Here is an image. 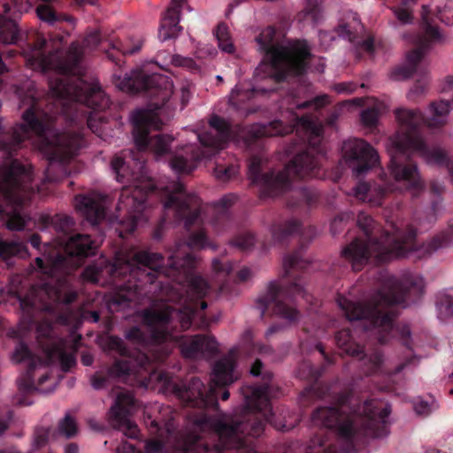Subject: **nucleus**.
<instances>
[{
  "mask_svg": "<svg viewBox=\"0 0 453 453\" xmlns=\"http://www.w3.org/2000/svg\"><path fill=\"white\" fill-rule=\"evenodd\" d=\"M453 106L451 100H436L429 104L423 114V123L429 128H440L448 123L449 112Z\"/></svg>",
  "mask_w": 453,
  "mask_h": 453,
  "instance_id": "obj_31",
  "label": "nucleus"
},
{
  "mask_svg": "<svg viewBox=\"0 0 453 453\" xmlns=\"http://www.w3.org/2000/svg\"><path fill=\"white\" fill-rule=\"evenodd\" d=\"M157 189L164 199V208L173 209L176 218L184 221L185 227L199 226L203 222L200 199L187 194L180 182L166 180L161 182Z\"/></svg>",
  "mask_w": 453,
  "mask_h": 453,
  "instance_id": "obj_20",
  "label": "nucleus"
},
{
  "mask_svg": "<svg viewBox=\"0 0 453 453\" xmlns=\"http://www.w3.org/2000/svg\"><path fill=\"white\" fill-rule=\"evenodd\" d=\"M234 357L229 355L219 360L212 370L211 384L208 390L198 378H193L188 387L179 392V396L187 403L200 408H207L217 404L216 389L233 383L238 379L234 370Z\"/></svg>",
  "mask_w": 453,
  "mask_h": 453,
  "instance_id": "obj_16",
  "label": "nucleus"
},
{
  "mask_svg": "<svg viewBox=\"0 0 453 453\" xmlns=\"http://www.w3.org/2000/svg\"><path fill=\"white\" fill-rule=\"evenodd\" d=\"M426 89H427V82L426 81L418 82L411 89V91L409 93V96L411 97V96H421L426 93Z\"/></svg>",
  "mask_w": 453,
  "mask_h": 453,
  "instance_id": "obj_56",
  "label": "nucleus"
},
{
  "mask_svg": "<svg viewBox=\"0 0 453 453\" xmlns=\"http://www.w3.org/2000/svg\"><path fill=\"white\" fill-rule=\"evenodd\" d=\"M453 89V75L445 77L441 81V90L442 92H448Z\"/></svg>",
  "mask_w": 453,
  "mask_h": 453,
  "instance_id": "obj_59",
  "label": "nucleus"
},
{
  "mask_svg": "<svg viewBox=\"0 0 453 453\" xmlns=\"http://www.w3.org/2000/svg\"><path fill=\"white\" fill-rule=\"evenodd\" d=\"M256 92L255 89L247 90L239 88L236 86L234 89H232L229 96V103L235 108H240L242 104L246 100L251 98V96Z\"/></svg>",
  "mask_w": 453,
  "mask_h": 453,
  "instance_id": "obj_41",
  "label": "nucleus"
},
{
  "mask_svg": "<svg viewBox=\"0 0 453 453\" xmlns=\"http://www.w3.org/2000/svg\"><path fill=\"white\" fill-rule=\"evenodd\" d=\"M386 110L384 103L372 99L368 107L360 114L362 124L366 127H373L377 125L379 117Z\"/></svg>",
  "mask_w": 453,
  "mask_h": 453,
  "instance_id": "obj_32",
  "label": "nucleus"
},
{
  "mask_svg": "<svg viewBox=\"0 0 453 453\" xmlns=\"http://www.w3.org/2000/svg\"><path fill=\"white\" fill-rule=\"evenodd\" d=\"M336 343L346 354L361 359L362 370L366 375L399 373L411 363V360H408L398 365L394 371L388 370L380 353L375 352L371 356H363L362 347L356 342L349 330L340 331L336 334Z\"/></svg>",
  "mask_w": 453,
  "mask_h": 453,
  "instance_id": "obj_23",
  "label": "nucleus"
},
{
  "mask_svg": "<svg viewBox=\"0 0 453 453\" xmlns=\"http://www.w3.org/2000/svg\"><path fill=\"white\" fill-rule=\"evenodd\" d=\"M114 82L123 91H147L153 100L148 107L137 109L130 116L136 148L140 151H150L157 160L168 154L173 138L168 134H151V132L164 125L159 111L172 96V81L162 74L149 75L142 70H134L130 74L115 78Z\"/></svg>",
  "mask_w": 453,
  "mask_h": 453,
  "instance_id": "obj_4",
  "label": "nucleus"
},
{
  "mask_svg": "<svg viewBox=\"0 0 453 453\" xmlns=\"http://www.w3.org/2000/svg\"><path fill=\"white\" fill-rule=\"evenodd\" d=\"M430 13V5H422L421 19L425 34L423 36H418L414 39L413 42L416 43L418 47L407 54L405 63L403 65L392 71L391 77L393 79L401 80L411 76L416 72L418 64L423 58L426 50L434 44L447 42V35H444L438 27H434L431 24Z\"/></svg>",
  "mask_w": 453,
  "mask_h": 453,
  "instance_id": "obj_21",
  "label": "nucleus"
},
{
  "mask_svg": "<svg viewBox=\"0 0 453 453\" xmlns=\"http://www.w3.org/2000/svg\"><path fill=\"white\" fill-rule=\"evenodd\" d=\"M36 333L39 344L51 363H59L63 371L74 365V353L79 348L81 334L73 332L68 339L58 337L57 327L48 321L40 323Z\"/></svg>",
  "mask_w": 453,
  "mask_h": 453,
  "instance_id": "obj_19",
  "label": "nucleus"
},
{
  "mask_svg": "<svg viewBox=\"0 0 453 453\" xmlns=\"http://www.w3.org/2000/svg\"><path fill=\"white\" fill-rule=\"evenodd\" d=\"M36 12L41 20L52 24L57 20L56 15L48 5L42 4L36 8Z\"/></svg>",
  "mask_w": 453,
  "mask_h": 453,
  "instance_id": "obj_48",
  "label": "nucleus"
},
{
  "mask_svg": "<svg viewBox=\"0 0 453 453\" xmlns=\"http://www.w3.org/2000/svg\"><path fill=\"white\" fill-rule=\"evenodd\" d=\"M49 432L45 429H40L35 432L34 442V447L39 449L44 446L48 441Z\"/></svg>",
  "mask_w": 453,
  "mask_h": 453,
  "instance_id": "obj_52",
  "label": "nucleus"
},
{
  "mask_svg": "<svg viewBox=\"0 0 453 453\" xmlns=\"http://www.w3.org/2000/svg\"><path fill=\"white\" fill-rule=\"evenodd\" d=\"M357 225L365 232L367 241L357 239L342 251V255L352 264L354 270H360L370 257H374L377 262H387L406 256L415 247L416 231L403 222L398 225L388 222L380 242L375 237L369 236L373 229V220L368 214L360 212L357 216Z\"/></svg>",
  "mask_w": 453,
  "mask_h": 453,
  "instance_id": "obj_9",
  "label": "nucleus"
},
{
  "mask_svg": "<svg viewBox=\"0 0 453 453\" xmlns=\"http://www.w3.org/2000/svg\"><path fill=\"white\" fill-rule=\"evenodd\" d=\"M185 1L172 0V4L162 18L159 27L158 36L161 41L173 38L180 33L181 27L179 26L180 12Z\"/></svg>",
  "mask_w": 453,
  "mask_h": 453,
  "instance_id": "obj_30",
  "label": "nucleus"
},
{
  "mask_svg": "<svg viewBox=\"0 0 453 453\" xmlns=\"http://www.w3.org/2000/svg\"><path fill=\"white\" fill-rule=\"evenodd\" d=\"M259 49L265 51L262 63L256 69L261 78L283 80L288 74H300L306 67L310 50L306 42H296L284 45L276 38L273 27L264 29L257 38Z\"/></svg>",
  "mask_w": 453,
  "mask_h": 453,
  "instance_id": "obj_13",
  "label": "nucleus"
},
{
  "mask_svg": "<svg viewBox=\"0 0 453 453\" xmlns=\"http://www.w3.org/2000/svg\"><path fill=\"white\" fill-rule=\"evenodd\" d=\"M59 245L63 246L66 257L60 254L47 257V266L41 257H36L35 262L38 268L50 277V281L42 285L41 291L53 301L69 303L75 299L76 293L71 288L66 276L81 265V257L94 253L98 243L89 235L76 234L61 241Z\"/></svg>",
  "mask_w": 453,
  "mask_h": 453,
  "instance_id": "obj_11",
  "label": "nucleus"
},
{
  "mask_svg": "<svg viewBox=\"0 0 453 453\" xmlns=\"http://www.w3.org/2000/svg\"><path fill=\"white\" fill-rule=\"evenodd\" d=\"M306 260L303 257L301 252L286 256L283 258V268L286 274H290L292 271L302 270L306 266Z\"/></svg>",
  "mask_w": 453,
  "mask_h": 453,
  "instance_id": "obj_37",
  "label": "nucleus"
},
{
  "mask_svg": "<svg viewBox=\"0 0 453 453\" xmlns=\"http://www.w3.org/2000/svg\"><path fill=\"white\" fill-rule=\"evenodd\" d=\"M105 205V197L96 192L75 198L76 209L93 225L104 218Z\"/></svg>",
  "mask_w": 453,
  "mask_h": 453,
  "instance_id": "obj_28",
  "label": "nucleus"
},
{
  "mask_svg": "<svg viewBox=\"0 0 453 453\" xmlns=\"http://www.w3.org/2000/svg\"><path fill=\"white\" fill-rule=\"evenodd\" d=\"M424 288V279L420 274L405 272L398 278H390L385 288L369 303L356 302L345 296H339L337 303L349 320H365L368 323L365 326V333L385 343L393 330L395 314L391 305L403 303L407 299L413 301L422 295Z\"/></svg>",
  "mask_w": 453,
  "mask_h": 453,
  "instance_id": "obj_5",
  "label": "nucleus"
},
{
  "mask_svg": "<svg viewBox=\"0 0 453 453\" xmlns=\"http://www.w3.org/2000/svg\"><path fill=\"white\" fill-rule=\"evenodd\" d=\"M32 180L30 167L16 160L5 165L0 172V216L9 213L5 211L4 203L12 205V211L7 221V227L11 230H21L26 225V217L17 207L24 204L34 192L31 186ZM26 255V246L22 242H0V257L4 259L12 256L23 257Z\"/></svg>",
  "mask_w": 453,
  "mask_h": 453,
  "instance_id": "obj_12",
  "label": "nucleus"
},
{
  "mask_svg": "<svg viewBox=\"0 0 453 453\" xmlns=\"http://www.w3.org/2000/svg\"><path fill=\"white\" fill-rule=\"evenodd\" d=\"M252 275V272L250 268L244 267L241 269L238 273V277L241 280L245 281L248 280Z\"/></svg>",
  "mask_w": 453,
  "mask_h": 453,
  "instance_id": "obj_63",
  "label": "nucleus"
},
{
  "mask_svg": "<svg viewBox=\"0 0 453 453\" xmlns=\"http://www.w3.org/2000/svg\"><path fill=\"white\" fill-rule=\"evenodd\" d=\"M238 173V166L234 163H223L218 158L213 169L214 177L219 181H227Z\"/></svg>",
  "mask_w": 453,
  "mask_h": 453,
  "instance_id": "obj_35",
  "label": "nucleus"
},
{
  "mask_svg": "<svg viewBox=\"0 0 453 453\" xmlns=\"http://www.w3.org/2000/svg\"><path fill=\"white\" fill-rule=\"evenodd\" d=\"M292 126H286L280 120L271 122L268 126L263 127L259 134L266 136L283 135L292 131Z\"/></svg>",
  "mask_w": 453,
  "mask_h": 453,
  "instance_id": "obj_40",
  "label": "nucleus"
},
{
  "mask_svg": "<svg viewBox=\"0 0 453 453\" xmlns=\"http://www.w3.org/2000/svg\"><path fill=\"white\" fill-rule=\"evenodd\" d=\"M173 418L170 406L155 403L145 408L144 422L154 438L146 443L143 453H209V444L203 442L197 434L174 432ZM117 453L142 452L137 451L132 444L124 442L117 448Z\"/></svg>",
  "mask_w": 453,
  "mask_h": 453,
  "instance_id": "obj_10",
  "label": "nucleus"
},
{
  "mask_svg": "<svg viewBox=\"0 0 453 453\" xmlns=\"http://www.w3.org/2000/svg\"><path fill=\"white\" fill-rule=\"evenodd\" d=\"M127 156H116L111 161L117 180L121 182L127 179L130 181L122 188L117 205L118 214L114 219L122 227L119 230L120 237H124L125 233L134 232L137 226L147 219L145 199L149 191L154 188V183L144 172L143 161L135 157L134 152H128Z\"/></svg>",
  "mask_w": 453,
  "mask_h": 453,
  "instance_id": "obj_8",
  "label": "nucleus"
},
{
  "mask_svg": "<svg viewBox=\"0 0 453 453\" xmlns=\"http://www.w3.org/2000/svg\"><path fill=\"white\" fill-rule=\"evenodd\" d=\"M334 88L337 93L349 94L355 90V85L353 83L342 82L336 84Z\"/></svg>",
  "mask_w": 453,
  "mask_h": 453,
  "instance_id": "obj_57",
  "label": "nucleus"
},
{
  "mask_svg": "<svg viewBox=\"0 0 453 453\" xmlns=\"http://www.w3.org/2000/svg\"><path fill=\"white\" fill-rule=\"evenodd\" d=\"M110 349L118 351L122 358L116 361L109 370V375L111 377H121L135 370L136 366L143 367L150 362L148 354L139 350L135 354H131L123 341L118 337L111 336L108 338Z\"/></svg>",
  "mask_w": 453,
  "mask_h": 453,
  "instance_id": "obj_26",
  "label": "nucleus"
},
{
  "mask_svg": "<svg viewBox=\"0 0 453 453\" xmlns=\"http://www.w3.org/2000/svg\"><path fill=\"white\" fill-rule=\"evenodd\" d=\"M134 406V398L132 393L126 389H120L109 411L111 425L129 438H136L139 434L137 425L129 418Z\"/></svg>",
  "mask_w": 453,
  "mask_h": 453,
  "instance_id": "obj_24",
  "label": "nucleus"
},
{
  "mask_svg": "<svg viewBox=\"0 0 453 453\" xmlns=\"http://www.w3.org/2000/svg\"><path fill=\"white\" fill-rule=\"evenodd\" d=\"M12 359L17 362H27V370L18 380L19 391L22 394H30L34 391L47 394L54 391L58 380L52 375L49 365L42 362L39 357L32 356L27 347L19 343L12 354Z\"/></svg>",
  "mask_w": 453,
  "mask_h": 453,
  "instance_id": "obj_18",
  "label": "nucleus"
},
{
  "mask_svg": "<svg viewBox=\"0 0 453 453\" xmlns=\"http://www.w3.org/2000/svg\"><path fill=\"white\" fill-rule=\"evenodd\" d=\"M308 135V149L295 157L282 171H266L267 159L261 155L253 156L249 164V176L266 196H276L290 187L291 177L301 179L312 178L318 175L320 150L318 146L321 142L323 127L307 117L296 119Z\"/></svg>",
  "mask_w": 453,
  "mask_h": 453,
  "instance_id": "obj_6",
  "label": "nucleus"
},
{
  "mask_svg": "<svg viewBox=\"0 0 453 453\" xmlns=\"http://www.w3.org/2000/svg\"><path fill=\"white\" fill-rule=\"evenodd\" d=\"M300 227V223L297 219H292L285 222L284 225L279 226L273 230V236L275 239L280 240L288 234L296 232Z\"/></svg>",
  "mask_w": 453,
  "mask_h": 453,
  "instance_id": "obj_42",
  "label": "nucleus"
},
{
  "mask_svg": "<svg viewBox=\"0 0 453 453\" xmlns=\"http://www.w3.org/2000/svg\"><path fill=\"white\" fill-rule=\"evenodd\" d=\"M110 45L112 49H116L122 54H134L140 50L142 45V41L138 39L133 47L128 46L127 44H123L116 40H111L110 42Z\"/></svg>",
  "mask_w": 453,
  "mask_h": 453,
  "instance_id": "obj_45",
  "label": "nucleus"
},
{
  "mask_svg": "<svg viewBox=\"0 0 453 453\" xmlns=\"http://www.w3.org/2000/svg\"><path fill=\"white\" fill-rule=\"evenodd\" d=\"M211 247L203 231L193 234L188 244L177 242L170 250L167 266H163L164 257L161 254L150 251H137L134 249H123L115 255L114 262L102 260L99 265H90L83 272L86 280L99 283L105 275L116 278L129 273L127 283L120 286L108 299V307L111 311L125 309L132 303H138L147 290V285H153L156 279L166 278L173 282L159 281V292L164 300L154 303L142 312L149 336L137 326L132 327L127 334V340L133 344H139L144 349L155 353V358L167 355L169 344L180 341L175 333L177 324L182 330L190 327L191 320L200 309L204 310L207 303L202 299L208 292L209 285L192 271L194 258L188 249H204Z\"/></svg>",
  "mask_w": 453,
  "mask_h": 453,
  "instance_id": "obj_1",
  "label": "nucleus"
},
{
  "mask_svg": "<svg viewBox=\"0 0 453 453\" xmlns=\"http://www.w3.org/2000/svg\"><path fill=\"white\" fill-rule=\"evenodd\" d=\"M100 40L98 32H90L81 42H73L65 58L59 52L60 39H54L50 42L42 40L29 62L32 68H39L43 72L55 70L58 72L57 76L65 75L73 71V68L84 56L97 47Z\"/></svg>",
  "mask_w": 453,
  "mask_h": 453,
  "instance_id": "obj_14",
  "label": "nucleus"
},
{
  "mask_svg": "<svg viewBox=\"0 0 453 453\" xmlns=\"http://www.w3.org/2000/svg\"><path fill=\"white\" fill-rule=\"evenodd\" d=\"M386 149L390 157L388 170L392 180L383 173L380 177V183L360 182L354 189L357 199L373 206L380 205L391 192L409 190L416 196L423 190L424 184L417 165L411 161L412 155H418L428 165H440L445 159L441 148L429 146L418 137H389Z\"/></svg>",
  "mask_w": 453,
  "mask_h": 453,
  "instance_id": "obj_3",
  "label": "nucleus"
},
{
  "mask_svg": "<svg viewBox=\"0 0 453 453\" xmlns=\"http://www.w3.org/2000/svg\"><path fill=\"white\" fill-rule=\"evenodd\" d=\"M296 193V195L301 196L303 199L307 203L311 202L312 199L315 197V193L307 188L300 189Z\"/></svg>",
  "mask_w": 453,
  "mask_h": 453,
  "instance_id": "obj_61",
  "label": "nucleus"
},
{
  "mask_svg": "<svg viewBox=\"0 0 453 453\" xmlns=\"http://www.w3.org/2000/svg\"><path fill=\"white\" fill-rule=\"evenodd\" d=\"M50 88L58 99L80 102L89 108L104 111L110 99L97 83H88L80 78L67 75L56 76L50 81Z\"/></svg>",
  "mask_w": 453,
  "mask_h": 453,
  "instance_id": "obj_17",
  "label": "nucleus"
},
{
  "mask_svg": "<svg viewBox=\"0 0 453 453\" xmlns=\"http://www.w3.org/2000/svg\"><path fill=\"white\" fill-rule=\"evenodd\" d=\"M180 351L187 358L209 357L218 350V342L213 337L196 335L180 342Z\"/></svg>",
  "mask_w": 453,
  "mask_h": 453,
  "instance_id": "obj_27",
  "label": "nucleus"
},
{
  "mask_svg": "<svg viewBox=\"0 0 453 453\" xmlns=\"http://www.w3.org/2000/svg\"><path fill=\"white\" fill-rule=\"evenodd\" d=\"M303 296V288L300 283H293L287 289H281L276 283H272L268 287L266 294L261 296L257 300V308L263 317L266 311H272L288 322H295L299 318V312L285 303V299L292 297L293 295Z\"/></svg>",
  "mask_w": 453,
  "mask_h": 453,
  "instance_id": "obj_22",
  "label": "nucleus"
},
{
  "mask_svg": "<svg viewBox=\"0 0 453 453\" xmlns=\"http://www.w3.org/2000/svg\"><path fill=\"white\" fill-rule=\"evenodd\" d=\"M212 269L214 272H216L218 273H222L224 274H228L233 271L234 267H233L232 264L225 265L219 259H213L212 260Z\"/></svg>",
  "mask_w": 453,
  "mask_h": 453,
  "instance_id": "obj_54",
  "label": "nucleus"
},
{
  "mask_svg": "<svg viewBox=\"0 0 453 453\" xmlns=\"http://www.w3.org/2000/svg\"><path fill=\"white\" fill-rule=\"evenodd\" d=\"M105 378L102 375L96 373L91 378V384L94 388L100 389L104 387L105 385Z\"/></svg>",
  "mask_w": 453,
  "mask_h": 453,
  "instance_id": "obj_58",
  "label": "nucleus"
},
{
  "mask_svg": "<svg viewBox=\"0 0 453 453\" xmlns=\"http://www.w3.org/2000/svg\"><path fill=\"white\" fill-rule=\"evenodd\" d=\"M417 2L418 0H401L398 5L392 8L393 13L400 24L407 25L413 21L411 7Z\"/></svg>",
  "mask_w": 453,
  "mask_h": 453,
  "instance_id": "obj_34",
  "label": "nucleus"
},
{
  "mask_svg": "<svg viewBox=\"0 0 453 453\" xmlns=\"http://www.w3.org/2000/svg\"><path fill=\"white\" fill-rule=\"evenodd\" d=\"M97 120L102 125L103 118L101 116H98L96 112H91L88 117L87 118V123L89 129L96 133L98 136L102 135V127H98Z\"/></svg>",
  "mask_w": 453,
  "mask_h": 453,
  "instance_id": "obj_50",
  "label": "nucleus"
},
{
  "mask_svg": "<svg viewBox=\"0 0 453 453\" xmlns=\"http://www.w3.org/2000/svg\"><path fill=\"white\" fill-rule=\"evenodd\" d=\"M192 84L188 81L184 82L180 88V101L182 106H185L190 100L192 96L191 91Z\"/></svg>",
  "mask_w": 453,
  "mask_h": 453,
  "instance_id": "obj_53",
  "label": "nucleus"
},
{
  "mask_svg": "<svg viewBox=\"0 0 453 453\" xmlns=\"http://www.w3.org/2000/svg\"><path fill=\"white\" fill-rule=\"evenodd\" d=\"M451 243H453L452 231L443 232L434 236L424 245V252L426 254H431L440 249L449 246Z\"/></svg>",
  "mask_w": 453,
  "mask_h": 453,
  "instance_id": "obj_36",
  "label": "nucleus"
},
{
  "mask_svg": "<svg viewBox=\"0 0 453 453\" xmlns=\"http://www.w3.org/2000/svg\"><path fill=\"white\" fill-rule=\"evenodd\" d=\"M19 304L23 310H27L29 307H34L36 305V297L34 296V294L32 296H27L24 299H20Z\"/></svg>",
  "mask_w": 453,
  "mask_h": 453,
  "instance_id": "obj_60",
  "label": "nucleus"
},
{
  "mask_svg": "<svg viewBox=\"0 0 453 453\" xmlns=\"http://www.w3.org/2000/svg\"><path fill=\"white\" fill-rule=\"evenodd\" d=\"M172 63L174 65L186 66L188 68H193L195 65V63L192 59L187 58H182L179 55L172 57Z\"/></svg>",
  "mask_w": 453,
  "mask_h": 453,
  "instance_id": "obj_55",
  "label": "nucleus"
},
{
  "mask_svg": "<svg viewBox=\"0 0 453 453\" xmlns=\"http://www.w3.org/2000/svg\"><path fill=\"white\" fill-rule=\"evenodd\" d=\"M349 407L342 403L339 407L318 408L311 415L314 426L336 428L341 449L327 442L324 432L311 438L305 453H357V445L365 437L380 438L388 434L387 418L390 413L388 405L380 401L365 402L349 412Z\"/></svg>",
  "mask_w": 453,
  "mask_h": 453,
  "instance_id": "obj_2",
  "label": "nucleus"
},
{
  "mask_svg": "<svg viewBox=\"0 0 453 453\" xmlns=\"http://www.w3.org/2000/svg\"><path fill=\"white\" fill-rule=\"evenodd\" d=\"M437 17L445 25H453V7L450 5H445L443 8H438Z\"/></svg>",
  "mask_w": 453,
  "mask_h": 453,
  "instance_id": "obj_49",
  "label": "nucleus"
},
{
  "mask_svg": "<svg viewBox=\"0 0 453 453\" xmlns=\"http://www.w3.org/2000/svg\"><path fill=\"white\" fill-rule=\"evenodd\" d=\"M398 124V131L391 137L397 135L407 136L408 138H419L426 142L423 136L417 131L418 127L423 122V113L419 110L399 108L395 111Z\"/></svg>",
  "mask_w": 453,
  "mask_h": 453,
  "instance_id": "obj_29",
  "label": "nucleus"
},
{
  "mask_svg": "<svg viewBox=\"0 0 453 453\" xmlns=\"http://www.w3.org/2000/svg\"><path fill=\"white\" fill-rule=\"evenodd\" d=\"M29 98L33 104L23 114L24 124L14 127L12 142L3 143V149L11 151L23 141L31 139L50 161L62 162L74 156L82 145L81 136L77 133L60 134L53 129L52 117L35 104L32 93Z\"/></svg>",
  "mask_w": 453,
  "mask_h": 453,
  "instance_id": "obj_7",
  "label": "nucleus"
},
{
  "mask_svg": "<svg viewBox=\"0 0 453 453\" xmlns=\"http://www.w3.org/2000/svg\"><path fill=\"white\" fill-rule=\"evenodd\" d=\"M342 152L346 163L357 177L366 173L378 160V155L373 148L360 139L344 142Z\"/></svg>",
  "mask_w": 453,
  "mask_h": 453,
  "instance_id": "obj_25",
  "label": "nucleus"
},
{
  "mask_svg": "<svg viewBox=\"0 0 453 453\" xmlns=\"http://www.w3.org/2000/svg\"><path fill=\"white\" fill-rule=\"evenodd\" d=\"M327 103H328L327 96L321 95V96L315 97L312 100H306L303 103L294 102L293 106L296 108L314 107L315 109H319V107H322L323 105L326 104Z\"/></svg>",
  "mask_w": 453,
  "mask_h": 453,
  "instance_id": "obj_46",
  "label": "nucleus"
},
{
  "mask_svg": "<svg viewBox=\"0 0 453 453\" xmlns=\"http://www.w3.org/2000/svg\"><path fill=\"white\" fill-rule=\"evenodd\" d=\"M255 239L251 234H242L237 236L233 244L241 250H246L254 245Z\"/></svg>",
  "mask_w": 453,
  "mask_h": 453,
  "instance_id": "obj_47",
  "label": "nucleus"
},
{
  "mask_svg": "<svg viewBox=\"0 0 453 453\" xmlns=\"http://www.w3.org/2000/svg\"><path fill=\"white\" fill-rule=\"evenodd\" d=\"M441 150L443 151V153L445 155V159H444L443 163L440 164L439 165L440 166L441 165H445L448 168L449 173L450 174V177H451V179L453 180V159L451 160L448 157V155H447V153H446V151L444 150L441 149Z\"/></svg>",
  "mask_w": 453,
  "mask_h": 453,
  "instance_id": "obj_62",
  "label": "nucleus"
},
{
  "mask_svg": "<svg viewBox=\"0 0 453 453\" xmlns=\"http://www.w3.org/2000/svg\"><path fill=\"white\" fill-rule=\"evenodd\" d=\"M438 408L435 401H424L422 399H418L414 403V411L415 412L423 417H426L434 412Z\"/></svg>",
  "mask_w": 453,
  "mask_h": 453,
  "instance_id": "obj_44",
  "label": "nucleus"
},
{
  "mask_svg": "<svg viewBox=\"0 0 453 453\" xmlns=\"http://www.w3.org/2000/svg\"><path fill=\"white\" fill-rule=\"evenodd\" d=\"M261 369H262V363L260 362V360L257 359L251 368H250V373L253 375V376H258L261 374Z\"/></svg>",
  "mask_w": 453,
  "mask_h": 453,
  "instance_id": "obj_64",
  "label": "nucleus"
},
{
  "mask_svg": "<svg viewBox=\"0 0 453 453\" xmlns=\"http://www.w3.org/2000/svg\"><path fill=\"white\" fill-rule=\"evenodd\" d=\"M215 35L219 42V47L222 51L227 53H232L234 51V44L230 38L228 28L226 25H219L216 29Z\"/></svg>",
  "mask_w": 453,
  "mask_h": 453,
  "instance_id": "obj_38",
  "label": "nucleus"
},
{
  "mask_svg": "<svg viewBox=\"0 0 453 453\" xmlns=\"http://www.w3.org/2000/svg\"><path fill=\"white\" fill-rule=\"evenodd\" d=\"M58 433L65 438H72L78 433V427L75 419L69 414H66L61 419L58 426Z\"/></svg>",
  "mask_w": 453,
  "mask_h": 453,
  "instance_id": "obj_39",
  "label": "nucleus"
},
{
  "mask_svg": "<svg viewBox=\"0 0 453 453\" xmlns=\"http://www.w3.org/2000/svg\"><path fill=\"white\" fill-rule=\"evenodd\" d=\"M236 197L234 196V195H227V196H223L218 203V208H215L214 210L215 211H218L219 212H221V216H220V219H213L211 223V225H213V226L217 229V230H219L218 228V225L219 224V221H224L225 219H226V215H225V209L227 208L228 206L232 205L234 201H235Z\"/></svg>",
  "mask_w": 453,
  "mask_h": 453,
  "instance_id": "obj_43",
  "label": "nucleus"
},
{
  "mask_svg": "<svg viewBox=\"0 0 453 453\" xmlns=\"http://www.w3.org/2000/svg\"><path fill=\"white\" fill-rule=\"evenodd\" d=\"M211 129L203 134H197L203 150H197L192 144H186L178 148L171 156L170 166L177 173L188 174L203 158L210 157L218 150L223 149L224 144L231 138L232 130L228 123L217 116L210 120Z\"/></svg>",
  "mask_w": 453,
  "mask_h": 453,
  "instance_id": "obj_15",
  "label": "nucleus"
},
{
  "mask_svg": "<svg viewBox=\"0 0 453 453\" xmlns=\"http://www.w3.org/2000/svg\"><path fill=\"white\" fill-rule=\"evenodd\" d=\"M437 317L442 322H449L453 319V295L441 293L436 302Z\"/></svg>",
  "mask_w": 453,
  "mask_h": 453,
  "instance_id": "obj_33",
  "label": "nucleus"
},
{
  "mask_svg": "<svg viewBox=\"0 0 453 453\" xmlns=\"http://www.w3.org/2000/svg\"><path fill=\"white\" fill-rule=\"evenodd\" d=\"M442 211L443 210L441 203H439L438 202L434 203L426 214V220L429 224L434 223L437 219V218L441 214Z\"/></svg>",
  "mask_w": 453,
  "mask_h": 453,
  "instance_id": "obj_51",
  "label": "nucleus"
}]
</instances>
